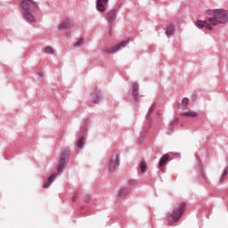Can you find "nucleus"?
Masks as SVG:
<instances>
[{
    "mask_svg": "<svg viewBox=\"0 0 228 228\" xmlns=\"http://www.w3.org/2000/svg\"><path fill=\"white\" fill-rule=\"evenodd\" d=\"M20 6L23 10V17L28 22H35V16L33 13L38 12V4L33 0H23L20 3Z\"/></svg>",
    "mask_w": 228,
    "mask_h": 228,
    "instance_id": "nucleus-1",
    "label": "nucleus"
},
{
    "mask_svg": "<svg viewBox=\"0 0 228 228\" xmlns=\"http://www.w3.org/2000/svg\"><path fill=\"white\" fill-rule=\"evenodd\" d=\"M212 12V17L208 19V21L212 26H218V24H226L228 22V12L224 9H216L210 11Z\"/></svg>",
    "mask_w": 228,
    "mask_h": 228,
    "instance_id": "nucleus-2",
    "label": "nucleus"
},
{
    "mask_svg": "<svg viewBox=\"0 0 228 228\" xmlns=\"http://www.w3.org/2000/svg\"><path fill=\"white\" fill-rule=\"evenodd\" d=\"M186 203L182 202L177 207L173 209L171 214H167L168 218H171L172 222L175 223L179 221V218L183 216V213H184L186 209Z\"/></svg>",
    "mask_w": 228,
    "mask_h": 228,
    "instance_id": "nucleus-3",
    "label": "nucleus"
},
{
    "mask_svg": "<svg viewBox=\"0 0 228 228\" xmlns=\"http://www.w3.org/2000/svg\"><path fill=\"white\" fill-rule=\"evenodd\" d=\"M129 44V41H122L121 43L114 45L112 48H110V46L105 45L102 47L103 53H106L107 54H111L113 53H118L122 48L126 47Z\"/></svg>",
    "mask_w": 228,
    "mask_h": 228,
    "instance_id": "nucleus-4",
    "label": "nucleus"
},
{
    "mask_svg": "<svg viewBox=\"0 0 228 228\" xmlns=\"http://www.w3.org/2000/svg\"><path fill=\"white\" fill-rule=\"evenodd\" d=\"M67 158H69V151L65 150L60 156L59 164L57 166L58 174H61L67 167Z\"/></svg>",
    "mask_w": 228,
    "mask_h": 228,
    "instance_id": "nucleus-5",
    "label": "nucleus"
},
{
    "mask_svg": "<svg viewBox=\"0 0 228 228\" xmlns=\"http://www.w3.org/2000/svg\"><path fill=\"white\" fill-rule=\"evenodd\" d=\"M120 166V155H113L112 158L109 160V170L110 172H115L117 167Z\"/></svg>",
    "mask_w": 228,
    "mask_h": 228,
    "instance_id": "nucleus-6",
    "label": "nucleus"
},
{
    "mask_svg": "<svg viewBox=\"0 0 228 228\" xmlns=\"http://www.w3.org/2000/svg\"><path fill=\"white\" fill-rule=\"evenodd\" d=\"M105 19L108 21V27L111 28L112 24L117 20V9H112L107 12Z\"/></svg>",
    "mask_w": 228,
    "mask_h": 228,
    "instance_id": "nucleus-7",
    "label": "nucleus"
},
{
    "mask_svg": "<svg viewBox=\"0 0 228 228\" xmlns=\"http://www.w3.org/2000/svg\"><path fill=\"white\" fill-rule=\"evenodd\" d=\"M195 26L198 28V29H202V28H206V29H208V31H213V25L209 23L208 20H198L195 22Z\"/></svg>",
    "mask_w": 228,
    "mask_h": 228,
    "instance_id": "nucleus-8",
    "label": "nucleus"
},
{
    "mask_svg": "<svg viewBox=\"0 0 228 228\" xmlns=\"http://www.w3.org/2000/svg\"><path fill=\"white\" fill-rule=\"evenodd\" d=\"M110 0H96V10L104 13L106 12V6H108Z\"/></svg>",
    "mask_w": 228,
    "mask_h": 228,
    "instance_id": "nucleus-9",
    "label": "nucleus"
},
{
    "mask_svg": "<svg viewBox=\"0 0 228 228\" xmlns=\"http://www.w3.org/2000/svg\"><path fill=\"white\" fill-rule=\"evenodd\" d=\"M59 31H65L67 29H70V19H66L64 21H62L59 27Z\"/></svg>",
    "mask_w": 228,
    "mask_h": 228,
    "instance_id": "nucleus-10",
    "label": "nucleus"
},
{
    "mask_svg": "<svg viewBox=\"0 0 228 228\" xmlns=\"http://www.w3.org/2000/svg\"><path fill=\"white\" fill-rule=\"evenodd\" d=\"M132 90H133V97H134V101H135V102H137L138 101V95H140V86H138V84L134 83L132 86Z\"/></svg>",
    "mask_w": 228,
    "mask_h": 228,
    "instance_id": "nucleus-11",
    "label": "nucleus"
},
{
    "mask_svg": "<svg viewBox=\"0 0 228 228\" xmlns=\"http://www.w3.org/2000/svg\"><path fill=\"white\" fill-rule=\"evenodd\" d=\"M102 95H101V91L100 90H96L93 94H92V102H94V104H99V102H101V99H102Z\"/></svg>",
    "mask_w": 228,
    "mask_h": 228,
    "instance_id": "nucleus-12",
    "label": "nucleus"
},
{
    "mask_svg": "<svg viewBox=\"0 0 228 228\" xmlns=\"http://www.w3.org/2000/svg\"><path fill=\"white\" fill-rule=\"evenodd\" d=\"M168 159H170V155L164 154L159 161V168H164L165 165L168 162Z\"/></svg>",
    "mask_w": 228,
    "mask_h": 228,
    "instance_id": "nucleus-13",
    "label": "nucleus"
},
{
    "mask_svg": "<svg viewBox=\"0 0 228 228\" xmlns=\"http://www.w3.org/2000/svg\"><path fill=\"white\" fill-rule=\"evenodd\" d=\"M189 101L190 100L187 97L183 98L182 102L178 103V110H187Z\"/></svg>",
    "mask_w": 228,
    "mask_h": 228,
    "instance_id": "nucleus-14",
    "label": "nucleus"
},
{
    "mask_svg": "<svg viewBox=\"0 0 228 228\" xmlns=\"http://www.w3.org/2000/svg\"><path fill=\"white\" fill-rule=\"evenodd\" d=\"M57 174L56 172L53 173L49 177H48V182H46L45 183H44V188H49L51 186V184H53V179H54V177H56Z\"/></svg>",
    "mask_w": 228,
    "mask_h": 228,
    "instance_id": "nucleus-15",
    "label": "nucleus"
},
{
    "mask_svg": "<svg viewBox=\"0 0 228 228\" xmlns=\"http://www.w3.org/2000/svg\"><path fill=\"white\" fill-rule=\"evenodd\" d=\"M228 178V166L223 170L219 183H224Z\"/></svg>",
    "mask_w": 228,
    "mask_h": 228,
    "instance_id": "nucleus-16",
    "label": "nucleus"
},
{
    "mask_svg": "<svg viewBox=\"0 0 228 228\" xmlns=\"http://www.w3.org/2000/svg\"><path fill=\"white\" fill-rule=\"evenodd\" d=\"M175 33V26L174 24H170L166 31V35H167V37H170Z\"/></svg>",
    "mask_w": 228,
    "mask_h": 228,
    "instance_id": "nucleus-17",
    "label": "nucleus"
},
{
    "mask_svg": "<svg viewBox=\"0 0 228 228\" xmlns=\"http://www.w3.org/2000/svg\"><path fill=\"white\" fill-rule=\"evenodd\" d=\"M127 193H129V188H122L119 192H118V197L119 199H123L126 197V195H127Z\"/></svg>",
    "mask_w": 228,
    "mask_h": 228,
    "instance_id": "nucleus-18",
    "label": "nucleus"
},
{
    "mask_svg": "<svg viewBox=\"0 0 228 228\" xmlns=\"http://www.w3.org/2000/svg\"><path fill=\"white\" fill-rule=\"evenodd\" d=\"M85 143H86V141L85 140V136H81L77 141V147L78 149H83L85 147Z\"/></svg>",
    "mask_w": 228,
    "mask_h": 228,
    "instance_id": "nucleus-19",
    "label": "nucleus"
},
{
    "mask_svg": "<svg viewBox=\"0 0 228 228\" xmlns=\"http://www.w3.org/2000/svg\"><path fill=\"white\" fill-rule=\"evenodd\" d=\"M180 115H181V117L195 118V117H197V112H195V111L182 112Z\"/></svg>",
    "mask_w": 228,
    "mask_h": 228,
    "instance_id": "nucleus-20",
    "label": "nucleus"
},
{
    "mask_svg": "<svg viewBox=\"0 0 228 228\" xmlns=\"http://www.w3.org/2000/svg\"><path fill=\"white\" fill-rule=\"evenodd\" d=\"M140 168L142 174H145V172H147V163L145 162V160L141 161Z\"/></svg>",
    "mask_w": 228,
    "mask_h": 228,
    "instance_id": "nucleus-21",
    "label": "nucleus"
},
{
    "mask_svg": "<svg viewBox=\"0 0 228 228\" xmlns=\"http://www.w3.org/2000/svg\"><path fill=\"white\" fill-rule=\"evenodd\" d=\"M154 113L152 110H148V113L146 115V120H149L148 127L151 128L152 127V122L151 121V115Z\"/></svg>",
    "mask_w": 228,
    "mask_h": 228,
    "instance_id": "nucleus-22",
    "label": "nucleus"
},
{
    "mask_svg": "<svg viewBox=\"0 0 228 228\" xmlns=\"http://www.w3.org/2000/svg\"><path fill=\"white\" fill-rule=\"evenodd\" d=\"M149 133V131L147 130V127L143 126L142 129L141 130V135L140 138L142 140H143L145 138V136H147V134Z\"/></svg>",
    "mask_w": 228,
    "mask_h": 228,
    "instance_id": "nucleus-23",
    "label": "nucleus"
},
{
    "mask_svg": "<svg viewBox=\"0 0 228 228\" xmlns=\"http://www.w3.org/2000/svg\"><path fill=\"white\" fill-rule=\"evenodd\" d=\"M85 44V37H80L79 40L74 45V47H81Z\"/></svg>",
    "mask_w": 228,
    "mask_h": 228,
    "instance_id": "nucleus-24",
    "label": "nucleus"
},
{
    "mask_svg": "<svg viewBox=\"0 0 228 228\" xmlns=\"http://www.w3.org/2000/svg\"><path fill=\"white\" fill-rule=\"evenodd\" d=\"M45 53L46 54H53L54 53V51L53 50V48H51L50 46H46L45 48Z\"/></svg>",
    "mask_w": 228,
    "mask_h": 228,
    "instance_id": "nucleus-25",
    "label": "nucleus"
},
{
    "mask_svg": "<svg viewBox=\"0 0 228 228\" xmlns=\"http://www.w3.org/2000/svg\"><path fill=\"white\" fill-rule=\"evenodd\" d=\"M128 184L130 186H136V184H138V181H136L135 179L129 180Z\"/></svg>",
    "mask_w": 228,
    "mask_h": 228,
    "instance_id": "nucleus-26",
    "label": "nucleus"
},
{
    "mask_svg": "<svg viewBox=\"0 0 228 228\" xmlns=\"http://www.w3.org/2000/svg\"><path fill=\"white\" fill-rule=\"evenodd\" d=\"M177 122H179V118H175L173 121H171L170 123L171 126L174 127V126L177 124Z\"/></svg>",
    "mask_w": 228,
    "mask_h": 228,
    "instance_id": "nucleus-27",
    "label": "nucleus"
},
{
    "mask_svg": "<svg viewBox=\"0 0 228 228\" xmlns=\"http://www.w3.org/2000/svg\"><path fill=\"white\" fill-rule=\"evenodd\" d=\"M155 110H156V102H153L150 107L149 110L154 112Z\"/></svg>",
    "mask_w": 228,
    "mask_h": 228,
    "instance_id": "nucleus-28",
    "label": "nucleus"
},
{
    "mask_svg": "<svg viewBox=\"0 0 228 228\" xmlns=\"http://www.w3.org/2000/svg\"><path fill=\"white\" fill-rule=\"evenodd\" d=\"M155 110H156V102H153L150 107L149 110L154 112Z\"/></svg>",
    "mask_w": 228,
    "mask_h": 228,
    "instance_id": "nucleus-29",
    "label": "nucleus"
},
{
    "mask_svg": "<svg viewBox=\"0 0 228 228\" xmlns=\"http://www.w3.org/2000/svg\"><path fill=\"white\" fill-rule=\"evenodd\" d=\"M198 97H199V95L197 94H191V101L195 102V101H197Z\"/></svg>",
    "mask_w": 228,
    "mask_h": 228,
    "instance_id": "nucleus-30",
    "label": "nucleus"
},
{
    "mask_svg": "<svg viewBox=\"0 0 228 228\" xmlns=\"http://www.w3.org/2000/svg\"><path fill=\"white\" fill-rule=\"evenodd\" d=\"M201 177L202 179H204V181L208 182V178L206 177V175L204 174V172H201Z\"/></svg>",
    "mask_w": 228,
    "mask_h": 228,
    "instance_id": "nucleus-31",
    "label": "nucleus"
},
{
    "mask_svg": "<svg viewBox=\"0 0 228 228\" xmlns=\"http://www.w3.org/2000/svg\"><path fill=\"white\" fill-rule=\"evenodd\" d=\"M38 76H39V77H44V72L39 71V72H38Z\"/></svg>",
    "mask_w": 228,
    "mask_h": 228,
    "instance_id": "nucleus-32",
    "label": "nucleus"
},
{
    "mask_svg": "<svg viewBox=\"0 0 228 228\" xmlns=\"http://www.w3.org/2000/svg\"><path fill=\"white\" fill-rule=\"evenodd\" d=\"M86 200H92V196L86 195Z\"/></svg>",
    "mask_w": 228,
    "mask_h": 228,
    "instance_id": "nucleus-33",
    "label": "nucleus"
},
{
    "mask_svg": "<svg viewBox=\"0 0 228 228\" xmlns=\"http://www.w3.org/2000/svg\"><path fill=\"white\" fill-rule=\"evenodd\" d=\"M109 35H110V37H112V35H113V34L111 33V27H110V28L109 27Z\"/></svg>",
    "mask_w": 228,
    "mask_h": 228,
    "instance_id": "nucleus-34",
    "label": "nucleus"
},
{
    "mask_svg": "<svg viewBox=\"0 0 228 228\" xmlns=\"http://www.w3.org/2000/svg\"><path fill=\"white\" fill-rule=\"evenodd\" d=\"M169 129L170 131H174V126H172V125H169Z\"/></svg>",
    "mask_w": 228,
    "mask_h": 228,
    "instance_id": "nucleus-35",
    "label": "nucleus"
},
{
    "mask_svg": "<svg viewBox=\"0 0 228 228\" xmlns=\"http://www.w3.org/2000/svg\"><path fill=\"white\" fill-rule=\"evenodd\" d=\"M82 130L85 132L86 131V126H82Z\"/></svg>",
    "mask_w": 228,
    "mask_h": 228,
    "instance_id": "nucleus-36",
    "label": "nucleus"
}]
</instances>
